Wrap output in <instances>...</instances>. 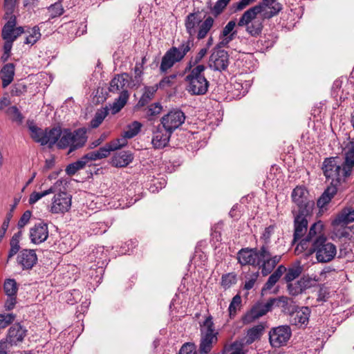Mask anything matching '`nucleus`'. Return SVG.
Returning <instances> with one entry per match:
<instances>
[{"mask_svg": "<svg viewBox=\"0 0 354 354\" xmlns=\"http://www.w3.org/2000/svg\"><path fill=\"white\" fill-rule=\"evenodd\" d=\"M229 65V55L225 50H214L209 57V66L214 71H223Z\"/></svg>", "mask_w": 354, "mask_h": 354, "instance_id": "nucleus-14", "label": "nucleus"}, {"mask_svg": "<svg viewBox=\"0 0 354 354\" xmlns=\"http://www.w3.org/2000/svg\"><path fill=\"white\" fill-rule=\"evenodd\" d=\"M158 91L157 86L155 85L144 87V92L138 100L136 106L142 107L147 104L154 97L155 93Z\"/></svg>", "mask_w": 354, "mask_h": 354, "instance_id": "nucleus-30", "label": "nucleus"}, {"mask_svg": "<svg viewBox=\"0 0 354 354\" xmlns=\"http://www.w3.org/2000/svg\"><path fill=\"white\" fill-rule=\"evenodd\" d=\"M264 326L262 324H257L250 328L247 332L246 343L250 344L255 340L259 339L264 330Z\"/></svg>", "mask_w": 354, "mask_h": 354, "instance_id": "nucleus-34", "label": "nucleus"}, {"mask_svg": "<svg viewBox=\"0 0 354 354\" xmlns=\"http://www.w3.org/2000/svg\"><path fill=\"white\" fill-rule=\"evenodd\" d=\"M27 332V329L20 323H16L8 329L6 340L11 346H17L24 341Z\"/></svg>", "mask_w": 354, "mask_h": 354, "instance_id": "nucleus-17", "label": "nucleus"}, {"mask_svg": "<svg viewBox=\"0 0 354 354\" xmlns=\"http://www.w3.org/2000/svg\"><path fill=\"white\" fill-rule=\"evenodd\" d=\"M8 298L5 301L4 308L6 310H12L17 304V296H7Z\"/></svg>", "mask_w": 354, "mask_h": 354, "instance_id": "nucleus-63", "label": "nucleus"}, {"mask_svg": "<svg viewBox=\"0 0 354 354\" xmlns=\"http://www.w3.org/2000/svg\"><path fill=\"white\" fill-rule=\"evenodd\" d=\"M71 137H73V142L68 153H71L73 151L84 146L88 138L86 136V129L85 128H79L73 132L71 131Z\"/></svg>", "mask_w": 354, "mask_h": 354, "instance_id": "nucleus-21", "label": "nucleus"}, {"mask_svg": "<svg viewBox=\"0 0 354 354\" xmlns=\"http://www.w3.org/2000/svg\"><path fill=\"white\" fill-rule=\"evenodd\" d=\"M117 150V147L113 145H109V143H106L104 146L100 147L97 151L100 158H104L109 156L111 151H114Z\"/></svg>", "mask_w": 354, "mask_h": 354, "instance_id": "nucleus-56", "label": "nucleus"}, {"mask_svg": "<svg viewBox=\"0 0 354 354\" xmlns=\"http://www.w3.org/2000/svg\"><path fill=\"white\" fill-rule=\"evenodd\" d=\"M171 135L172 133L168 131L162 124L157 125L153 130L151 143L153 147L155 149L165 147L168 145Z\"/></svg>", "mask_w": 354, "mask_h": 354, "instance_id": "nucleus-15", "label": "nucleus"}, {"mask_svg": "<svg viewBox=\"0 0 354 354\" xmlns=\"http://www.w3.org/2000/svg\"><path fill=\"white\" fill-rule=\"evenodd\" d=\"M31 216V211H25L17 223V227L19 230H21L25 225H26L28 223Z\"/></svg>", "mask_w": 354, "mask_h": 354, "instance_id": "nucleus-60", "label": "nucleus"}, {"mask_svg": "<svg viewBox=\"0 0 354 354\" xmlns=\"http://www.w3.org/2000/svg\"><path fill=\"white\" fill-rule=\"evenodd\" d=\"M73 137H71V130L69 129H64L62 133V136L59 138V141L57 142V147L59 149H66L67 147L70 148L71 145H72Z\"/></svg>", "mask_w": 354, "mask_h": 354, "instance_id": "nucleus-36", "label": "nucleus"}, {"mask_svg": "<svg viewBox=\"0 0 354 354\" xmlns=\"http://www.w3.org/2000/svg\"><path fill=\"white\" fill-rule=\"evenodd\" d=\"M308 192L303 186H297L292 192L291 198L297 209L293 208L294 233L292 244H295L306 233L308 229V218L312 214L315 205L313 201L308 199Z\"/></svg>", "mask_w": 354, "mask_h": 354, "instance_id": "nucleus-2", "label": "nucleus"}, {"mask_svg": "<svg viewBox=\"0 0 354 354\" xmlns=\"http://www.w3.org/2000/svg\"><path fill=\"white\" fill-rule=\"evenodd\" d=\"M337 223H344L345 224L354 221V209L345 208L342 210L338 218L335 221Z\"/></svg>", "mask_w": 354, "mask_h": 354, "instance_id": "nucleus-40", "label": "nucleus"}, {"mask_svg": "<svg viewBox=\"0 0 354 354\" xmlns=\"http://www.w3.org/2000/svg\"><path fill=\"white\" fill-rule=\"evenodd\" d=\"M71 195L60 192L56 194L52 202L50 212L53 214H63L68 212L71 207Z\"/></svg>", "mask_w": 354, "mask_h": 354, "instance_id": "nucleus-13", "label": "nucleus"}, {"mask_svg": "<svg viewBox=\"0 0 354 354\" xmlns=\"http://www.w3.org/2000/svg\"><path fill=\"white\" fill-rule=\"evenodd\" d=\"M207 53V48H201L195 56H193L190 58L185 68H187V70H190L199 65L198 63L201 62V61L206 55Z\"/></svg>", "mask_w": 354, "mask_h": 354, "instance_id": "nucleus-39", "label": "nucleus"}, {"mask_svg": "<svg viewBox=\"0 0 354 354\" xmlns=\"http://www.w3.org/2000/svg\"><path fill=\"white\" fill-rule=\"evenodd\" d=\"M310 309L307 307H302L290 315V322L291 324L298 326H306L309 321Z\"/></svg>", "mask_w": 354, "mask_h": 354, "instance_id": "nucleus-20", "label": "nucleus"}, {"mask_svg": "<svg viewBox=\"0 0 354 354\" xmlns=\"http://www.w3.org/2000/svg\"><path fill=\"white\" fill-rule=\"evenodd\" d=\"M90 229L95 234H102L106 231V226L103 223H93L91 224Z\"/></svg>", "mask_w": 354, "mask_h": 354, "instance_id": "nucleus-62", "label": "nucleus"}, {"mask_svg": "<svg viewBox=\"0 0 354 354\" xmlns=\"http://www.w3.org/2000/svg\"><path fill=\"white\" fill-rule=\"evenodd\" d=\"M134 159L133 153L129 150H122L113 153L110 163L113 167L122 168L127 167Z\"/></svg>", "mask_w": 354, "mask_h": 354, "instance_id": "nucleus-19", "label": "nucleus"}, {"mask_svg": "<svg viewBox=\"0 0 354 354\" xmlns=\"http://www.w3.org/2000/svg\"><path fill=\"white\" fill-rule=\"evenodd\" d=\"M283 254L270 257L265 249L244 248L237 252L238 262L242 266H259L263 276L270 274L281 261Z\"/></svg>", "mask_w": 354, "mask_h": 354, "instance_id": "nucleus-3", "label": "nucleus"}, {"mask_svg": "<svg viewBox=\"0 0 354 354\" xmlns=\"http://www.w3.org/2000/svg\"><path fill=\"white\" fill-rule=\"evenodd\" d=\"M337 186L330 184L327 187L317 201V205L319 207L324 208L330 202L331 199L337 194Z\"/></svg>", "mask_w": 354, "mask_h": 354, "instance_id": "nucleus-25", "label": "nucleus"}, {"mask_svg": "<svg viewBox=\"0 0 354 354\" xmlns=\"http://www.w3.org/2000/svg\"><path fill=\"white\" fill-rule=\"evenodd\" d=\"M10 248L8 252L7 262H8L12 257L19 252L20 250L19 241H18L10 239Z\"/></svg>", "mask_w": 354, "mask_h": 354, "instance_id": "nucleus-58", "label": "nucleus"}, {"mask_svg": "<svg viewBox=\"0 0 354 354\" xmlns=\"http://www.w3.org/2000/svg\"><path fill=\"white\" fill-rule=\"evenodd\" d=\"M231 0H217L214 6H211L209 2L208 8L210 10L211 14L214 17H217L223 13L225 8L227 7Z\"/></svg>", "mask_w": 354, "mask_h": 354, "instance_id": "nucleus-37", "label": "nucleus"}, {"mask_svg": "<svg viewBox=\"0 0 354 354\" xmlns=\"http://www.w3.org/2000/svg\"><path fill=\"white\" fill-rule=\"evenodd\" d=\"M178 354H197L196 344L193 342L183 344L179 350Z\"/></svg>", "mask_w": 354, "mask_h": 354, "instance_id": "nucleus-55", "label": "nucleus"}, {"mask_svg": "<svg viewBox=\"0 0 354 354\" xmlns=\"http://www.w3.org/2000/svg\"><path fill=\"white\" fill-rule=\"evenodd\" d=\"M201 339L198 352L200 354H208L212 349L213 345L218 342V332L215 330L213 318L208 316L200 324Z\"/></svg>", "mask_w": 354, "mask_h": 354, "instance_id": "nucleus-6", "label": "nucleus"}, {"mask_svg": "<svg viewBox=\"0 0 354 354\" xmlns=\"http://www.w3.org/2000/svg\"><path fill=\"white\" fill-rule=\"evenodd\" d=\"M287 288L289 294L292 296H297L304 291L299 281L288 283Z\"/></svg>", "mask_w": 354, "mask_h": 354, "instance_id": "nucleus-53", "label": "nucleus"}, {"mask_svg": "<svg viewBox=\"0 0 354 354\" xmlns=\"http://www.w3.org/2000/svg\"><path fill=\"white\" fill-rule=\"evenodd\" d=\"M237 281V275L235 272L224 274L221 277V285L224 289L230 288Z\"/></svg>", "mask_w": 354, "mask_h": 354, "instance_id": "nucleus-43", "label": "nucleus"}, {"mask_svg": "<svg viewBox=\"0 0 354 354\" xmlns=\"http://www.w3.org/2000/svg\"><path fill=\"white\" fill-rule=\"evenodd\" d=\"M142 124L140 122L134 121L128 124L127 129L124 131L122 136L131 139L137 136L141 130Z\"/></svg>", "mask_w": 354, "mask_h": 354, "instance_id": "nucleus-38", "label": "nucleus"}, {"mask_svg": "<svg viewBox=\"0 0 354 354\" xmlns=\"http://www.w3.org/2000/svg\"><path fill=\"white\" fill-rule=\"evenodd\" d=\"M15 66L12 63L5 64L1 70L2 87L6 88L12 81L15 76Z\"/></svg>", "mask_w": 354, "mask_h": 354, "instance_id": "nucleus-26", "label": "nucleus"}, {"mask_svg": "<svg viewBox=\"0 0 354 354\" xmlns=\"http://www.w3.org/2000/svg\"><path fill=\"white\" fill-rule=\"evenodd\" d=\"M286 271V268L283 265L279 266L274 272L270 275L268 281L264 284L262 290H270L277 283Z\"/></svg>", "mask_w": 354, "mask_h": 354, "instance_id": "nucleus-29", "label": "nucleus"}, {"mask_svg": "<svg viewBox=\"0 0 354 354\" xmlns=\"http://www.w3.org/2000/svg\"><path fill=\"white\" fill-rule=\"evenodd\" d=\"M3 289L7 296H17L18 285L14 279H8L4 281Z\"/></svg>", "mask_w": 354, "mask_h": 354, "instance_id": "nucleus-41", "label": "nucleus"}, {"mask_svg": "<svg viewBox=\"0 0 354 354\" xmlns=\"http://www.w3.org/2000/svg\"><path fill=\"white\" fill-rule=\"evenodd\" d=\"M277 36L273 33H264L263 36H261L260 39L257 41V45L260 50H266L272 48L277 40Z\"/></svg>", "mask_w": 354, "mask_h": 354, "instance_id": "nucleus-27", "label": "nucleus"}, {"mask_svg": "<svg viewBox=\"0 0 354 354\" xmlns=\"http://www.w3.org/2000/svg\"><path fill=\"white\" fill-rule=\"evenodd\" d=\"M236 26V22L234 20L230 21L223 28L221 35L226 37L227 42L232 40L234 35L236 34V31H233Z\"/></svg>", "mask_w": 354, "mask_h": 354, "instance_id": "nucleus-42", "label": "nucleus"}, {"mask_svg": "<svg viewBox=\"0 0 354 354\" xmlns=\"http://www.w3.org/2000/svg\"><path fill=\"white\" fill-rule=\"evenodd\" d=\"M205 69L204 65H198L190 70L185 68V72L188 73L185 78L188 84L187 91L191 95H203L207 92L209 83L204 74Z\"/></svg>", "mask_w": 354, "mask_h": 354, "instance_id": "nucleus-4", "label": "nucleus"}, {"mask_svg": "<svg viewBox=\"0 0 354 354\" xmlns=\"http://www.w3.org/2000/svg\"><path fill=\"white\" fill-rule=\"evenodd\" d=\"M55 188L53 187H50L49 189L44 190L41 192H32L29 197L28 203L30 205L35 204L42 197L46 196L50 194L54 193Z\"/></svg>", "mask_w": 354, "mask_h": 354, "instance_id": "nucleus-48", "label": "nucleus"}, {"mask_svg": "<svg viewBox=\"0 0 354 354\" xmlns=\"http://www.w3.org/2000/svg\"><path fill=\"white\" fill-rule=\"evenodd\" d=\"M13 216V214H11V212H8L6 214V216L3 222V224L1 225V227L0 229V242L1 241L2 239L4 237L6 232L8 228L9 223L10 220L12 219Z\"/></svg>", "mask_w": 354, "mask_h": 354, "instance_id": "nucleus-59", "label": "nucleus"}, {"mask_svg": "<svg viewBox=\"0 0 354 354\" xmlns=\"http://www.w3.org/2000/svg\"><path fill=\"white\" fill-rule=\"evenodd\" d=\"M17 263L23 270H30L37 262V256L35 250L23 249L17 255Z\"/></svg>", "mask_w": 354, "mask_h": 354, "instance_id": "nucleus-18", "label": "nucleus"}, {"mask_svg": "<svg viewBox=\"0 0 354 354\" xmlns=\"http://www.w3.org/2000/svg\"><path fill=\"white\" fill-rule=\"evenodd\" d=\"M128 76V74L124 73L122 74L115 75V77L111 80L109 91L113 93H121L122 91H127L124 88L127 80L124 76Z\"/></svg>", "mask_w": 354, "mask_h": 354, "instance_id": "nucleus-24", "label": "nucleus"}, {"mask_svg": "<svg viewBox=\"0 0 354 354\" xmlns=\"http://www.w3.org/2000/svg\"><path fill=\"white\" fill-rule=\"evenodd\" d=\"M284 299L285 297H282L279 299H269L266 303H263V301H257L243 317V323L250 324L257 319L265 315L267 313L272 310L275 304L278 306L279 302H284Z\"/></svg>", "mask_w": 354, "mask_h": 354, "instance_id": "nucleus-9", "label": "nucleus"}, {"mask_svg": "<svg viewBox=\"0 0 354 354\" xmlns=\"http://www.w3.org/2000/svg\"><path fill=\"white\" fill-rule=\"evenodd\" d=\"M13 313L0 314V328H5L12 323L15 319Z\"/></svg>", "mask_w": 354, "mask_h": 354, "instance_id": "nucleus-54", "label": "nucleus"}, {"mask_svg": "<svg viewBox=\"0 0 354 354\" xmlns=\"http://www.w3.org/2000/svg\"><path fill=\"white\" fill-rule=\"evenodd\" d=\"M258 277H259V272H256L253 273L252 275L251 276V277L250 279H248L247 281H245V285H244V289H245L247 290L252 289L254 287V285Z\"/></svg>", "mask_w": 354, "mask_h": 354, "instance_id": "nucleus-64", "label": "nucleus"}, {"mask_svg": "<svg viewBox=\"0 0 354 354\" xmlns=\"http://www.w3.org/2000/svg\"><path fill=\"white\" fill-rule=\"evenodd\" d=\"M269 342L272 348H280L287 344L292 336V330L288 325H281L270 328Z\"/></svg>", "mask_w": 354, "mask_h": 354, "instance_id": "nucleus-10", "label": "nucleus"}, {"mask_svg": "<svg viewBox=\"0 0 354 354\" xmlns=\"http://www.w3.org/2000/svg\"><path fill=\"white\" fill-rule=\"evenodd\" d=\"M108 114L109 109L106 106L97 109L93 118L90 122V127L93 129L97 128L102 123Z\"/></svg>", "mask_w": 354, "mask_h": 354, "instance_id": "nucleus-35", "label": "nucleus"}, {"mask_svg": "<svg viewBox=\"0 0 354 354\" xmlns=\"http://www.w3.org/2000/svg\"><path fill=\"white\" fill-rule=\"evenodd\" d=\"M162 111V106L159 102H155L147 106L146 109V115L148 120H153Z\"/></svg>", "mask_w": 354, "mask_h": 354, "instance_id": "nucleus-46", "label": "nucleus"}, {"mask_svg": "<svg viewBox=\"0 0 354 354\" xmlns=\"http://www.w3.org/2000/svg\"><path fill=\"white\" fill-rule=\"evenodd\" d=\"M48 10L50 12V19H54L61 16L64 12V8L61 2H56L54 4L48 7Z\"/></svg>", "mask_w": 354, "mask_h": 354, "instance_id": "nucleus-49", "label": "nucleus"}, {"mask_svg": "<svg viewBox=\"0 0 354 354\" xmlns=\"http://www.w3.org/2000/svg\"><path fill=\"white\" fill-rule=\"evenodd\" d=\"M27 125L30 131L31 138L35 142L40 143L41 145H42V140H41L45 138V132H44L41 129L37 127L33 121L28 120Z\"/></svg>", "mask_w": 354, "mask_h": 354, "instance_id": "nucleus-33", "label": "nucleus"}, {"mask_svg": "<svg viewBox=\"0 0 354 354\" xmlns=\"http://www.w3.org/2000/svg\"><path fill=\"white\" fill-rule=\"evenodd\" d=\"M323 227L324 225L321 221L313 223L310 226L306 236L313 241L316 237L319 236H324L322 234Z\"/></svg>", "mask_w": 354, "mask_h": 354, "instance_id": "nucleus-44", "label": "nucleus"}, {"mask_svg": "<svg viewBox=\"0 0 354 354\" xmlns=\"http://www.w3.org/2000/svg\"><path fill=\"white\" fill-rule=\"evenodd\" d=\"M286 273L283 277V280L288 283L299 277L302 272V268L300 266L291 267L288 269L286 268Z\"/></svg>", "mask_w": 354, "mask_h": 354, "instance_id": "nucleus-45", "label": "nucleus"}, {"mask_svg": "<svg viewBox=\"0 0 354 354\" xmlns=\"http://www.w3.org/2000/svg\"><path fill=\"white\" fill-rule=\"evenodd\" d=\"M338 160V157H329L326 158L322 162L323 174L327 180H331V185H339L342 181L350 176L344 174L343 165Z\"/></svg>", "mask_w": 354, "mask_h": 354, "instance_id": "nucleus-8", "label": "nucleus"}, {"mask_svg": "<svg viewBox=\"0 0 354 354\" xmlns=\"http://www.w3.org/2000/svg\"><path fill=\"white\" fill-rule=\"evenodd\" d=\"M313 244V241L308 238L306 236L301 239L300 242L297 245L295 248V251L299 252H302L307 250H310Z\"/></svg>", "mask_w": 354, "mask_h": 354, "instance_id": "nucleus-57", "label": "nucleus"}, {"mask_svg": "<svg viewBox=\"0 0 354 354\" xmlns=\"http://www.w3.org/2000/svg\"><path fill=\"white\" fill-rule=\"evenodd\" d=\"M344 174L351 175L353 168L354 167V144L348 149L345 153V160L342 163Z\"/></svg>", "mask_w": 354, "mask_h": 354, "instance_id": "nucleus-32", "label": "nucleus"}, {"mask_svg": "<svg viewBox=\"0 0 354 354\" xmlns=\"http://www.w3.org/2000/svg\"><path fill=\"white\" fill-rule=\"evenodd\" d=\"M48 237V225L44 222L35 223L30 229L29 238L32 243L39 245L44 243Z\"/></svg>", "mask_w": 354, "mask_h": 354, "instance_id": "nucleus-16", "label": "nucleus"}, {"mask_svg": "<svg viewBox=\"0 0 354 354\" xmlns=\"http://www.w3.org/2000/svg\"><path fill=\"white\" fill-rule=\"evenodd\" d=\"M309 252L315 254L319 263H328L335 259L337 248L325 236H319L313 241Z\"/></svg>", "mask_w": 354, "mask_h": 354, "instance_id": "nucleus-7", "label": "nucleus"}, {"mask_svg": "<svg viewBox=\"0 0 354 354\" xmlns=\"http://www.w3.org/2000/svg\"><path fill=\"white\" fill-rule=\"evenodd\" d=\"M263 3L256 5L247 10L240 17L237 25L245 27V31L252 37L261 36L263 28V20L257 19V15L263 10Z\"/></svg>", "mask_w": 354, "mask_h": 354, "instance_id": "nucleus-5", "label": "nucleus"}, {"mask_svg": "<svg viewBox=\"0 0 354 354\" xmlns=\"http://www.w3.org/2000/svg\"><path fill=\"white\" fill-rule=\"evenodd\" d=\"M241 304V297L239 295H236L232 299L229 308V315L230 317H234L236 314L237 309Z\"/></svg>", "mask_w": 354, "mask_h": 354, "instance_id": "nucleus-50", "label": "nucleus"}, {"mask_svg": "<svg viewBox=\"0 0 354 354\" xmlns=\"http://www.w3.org/2000/svg\"><path fill=\"white\" fill-rule=\"evenodd\" d=\"M62 130L59 127H55L49 130L48 132L45 131V138H43L42 145H49L52 147L55 144H57L59 138L62 136Z\"/></svg>", "mask_w": 354, "mask_h": 354, "instance_id": "nucleus-28", "label": "nucleus"}, {"mask_svg": "<svg viewBox=\"0 0 354 354\" xmlns=\"http://www.w3.org/2000/svg\"><path fill=\"white\" fill-rule=\"evenodd\" d=\"M17 24L6 22L1 30V37L5 41L3 51L10 53L13 42L24 32L22 26L16 27Z\"/></svg>", "mask_w": 354, "mask_h": 354, "instance_id": "nucleus-12", "label": "nucleus"}, {"mask_svg": "<svg viewBox=\"0 0 354 354\" xmlns=\"http://www.w3.org/2000/svg\"><path fill=\"white\" fill-rule=\"evenodd\" d=\"M177 75L176 74L165 76L159 82V83L155 84V86H157L158 89H165L167 87H171Z\"/></svg>", "mask_w": 354, "mask_h": 354, "instance_id": "nucleus-51", "label": "nucleus"}, {"mask_svg": "<svg viewBox=\"0 0 354 354\" xmlns=\"http://www.w3.org/2000/svg\"><path fill=\"white\" fill-rule=\"evenodd\" d=\"M275 226L273 225H269L266 227L263 232L261 235L259 240L261 245L259 247L261 249H265L267 254L273 257L274 254L270 249L271 236L274 234Z\"/></svg>", "mask_w": 354, "mask_h": 354, "instance_id": "nucleus-22", "label": "nucleus"}, {"mask_svg": "<svg viewBox=\"0 0 354 354\" xmlns=\"http://www.w3.org/2000/svg\"><path fill=\"white\" fill-rule=\"evenodd\" d=\"M129 94L128 91H122L111 106V111L113 115L120 112L127 104Z\"/></svg>", "mask_w": 354, "mask_h": 354, "instance_id": "nucleus-31", "label": "nucleus"}, {"mask_svg": "<svg viewBox=\"0 0 354 354\" xmlns=\"http://www.w3.org/2000/svg\"><path fill=\"white\" fill-rule=\"evenodd\" d=\"M214 24L212 16L201 18L200 12L189 13L185 19V28L188 37L182 40L180 45L169 48L162 57L160 72L166 73L175 64L182 61L186 55L194 47V40L205 39Z\"/></svg>", "mask_w": 354, "mask_h": 354, "instance_id": "nucleus-1", "label": "nucleus"}, {"mask_svg": "<svg viewBox=\"0 0 354 354\" xmlns=\"http://www.w3.org/2000/svg\"><path fill=\"white\" fill-rule=\"evenodd\" d=\"M18 1L19 0L3 1V8L4 10V15L3 19L6 20V22L17 24V17L15 15V10Z\"/></svg>", "mask_w": 354, "mask_h": 354, "instance_id": "nucleus-23", "label": "nucleus"}, {"mask_svg": "<svg viewBox=\"0 0 354 354\" xmlns=\"http://www.w3.org/2000/svg\"><path fill=\"white\" fill-rule=\"evenodd\" d=\"M185 120L184 112L178 108L171 109L160 119V124L172 133L178 129Z\"/></svg>", "mask_w": 354, "mask_h": 354, "instance_id": "nucleus-11", "label": "nucleus"}, {"mask_svg": "<svg viewBox=\"0 0 354 354\" xmlns=\"http://www.w3.org/2000/svg\"><path fill=\"white\" fill-rule=\"evenodd\" d=\"M27 91V87L23 84H16L12 86L11 90V95L12 96H20L25 93Z\"/></svg>", "mask_w": 354, "mask_h": 354, "instance_id": "nucleus-61", "label": "nucleus"}, {"mask_svg": "<svg viewBox=\"0 0 354 354\" xmlns=\"http://www.w3.org/2000/svg\"><path fill=\"white\" fill-rule=\"evenodd\" d=\"M8 114L12 116V122L21 125L23 123L24 117L16 106H12L7 111Z\"/></svg>", "mask_w": 354, "mask_h": 354, "instance_id": "nucleus-47", "label": "nucleus"}, {"mask_svg": "<svg viewBox=\"0 0 354 354\" xmlns=\"http://www.w3.org/2000/svg\"><path fill=\"white\" fill-rule=\"evenodd\" d=\"M270 8V10L266 12L264 14V15H265L266 18L270 19L272 17L277 15L283 9V6H282V4L281 3L277 2V1H276L271 6H263V8Z\"/></svg>", "mask_w": 354, "mask_h": 354, "instance_id": "nucleus-52", "label": "nucleus"}]
</instances>
